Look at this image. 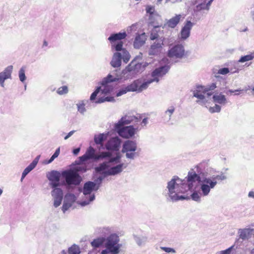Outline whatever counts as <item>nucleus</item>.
Masks as SVG:
<instances>
[{
	"label": "nucleus",
	"mask_w": 254,
	"mask_h": 254,
	"mask_svg": "<svg viewBox=\"0 0 254 254\" xmlns=\"http://www.w3.org/2000/svg\"><path fill=\"white\" fill-rule=\"evenodd\" d=\"M121 154L119 152L116 153L113 157L110 151L101 152L96 153V150L92 146H89L85 153L79 157L80 162L88 160L97 161L100 159H106V161L100 164L96 168L98 172H100L105 176H114L121 173L127 165L121 162Z\"/></svg>",
	"instance_id": "nucleus-1"
},
{
	"label": "nucleus",
	"mask_w": 254,
	"mask_h": 254,
	"mask_svg": "<svg viewBox=\"0 0 254 254\" xmlns=\"http://www.w3.org/2000/svg\"><path fill=\"white\" fill-rule=\"evenodd\" d=\"M216 171L211 168H207L205 172L197 171V174L193 170L189 172V181L191 183L192 188L193 183L196 181L198 182V189L202 196H208L211 190L214 189L219 181L227 179V177L223 172L219 175L212 174Z\"/></svg>",
	"instance_id": "nucleus-2"
},
{
	"label": "nucleus",
	"mask_w": 254,
	"mask_h": 254,
	"mask_svg": "<svg viewBox=\"0 0 254 254\" xmlns=\"http://www.w3.org/2000/svg\"><path fill=\"white\" fill-rule=\"evenodd\" d=\"M192 189L191 183L189 181V174L186 179L182 180L177 176L172 177L167 183L166 190L167 194L172 201H177L185 199L180 193H184Z\"/></svg>",
	"instance_id": "nucleus-3"
},
{
	"label": "nucleus",
	"mask_w": 254,
	"mask_h": 254,
	"mask_svg": "<svg viewBox=\"0 0 254 254\" xmlns=\"http://www.w3.org/2000/svg\"><path fill=\"white\" fill-rule=\"evenodd\" d=\"M103 179V177L99 176L95 182L88 181L84 184L82 190L83 200L79 203L82 206L89 204L95 199V194L92 192L99 189Z\"/></svg>",
	"instance_id": "nucleus-4"
},
{
	"label": "nucleus",
	"mask_w": 254,
	"mask_h": 254,
	"mask_svg": "<svg viewBox=\"0 0 254 254\" xmlns=\"http://www.w3.org/2000/svg\"><path fill=\"white\" fill-rule=\"evenodd\" d=\"M120 238L116 234H111L106 238L104 244L105 249L102 251V254H119L122 247Z\"/></svg>",
	"instance_id": "nucleus-5"
},
{
	"label": "nucleus",
	"mask_w": 254,
	"mask_h": 254,
	"mask_svg": "<svg viewBox=\"0 0 254 254\" xmlns=\"http://www.w3.org/2000/svg\"><path fill=\"white\" fill-rule=\"evenodd\" d=\"M216 87V84L214 83L206 88L201 86H197L196 89L193 91V96L199 99L196 102L201 105L208 102L212 95V91Z\"/></svg>",
	"instance_id": "nucleus-6"
},
{
	"label": "nucleus",
	"mask_w": 254,
	"mask_h": 254,
	"mask_svg": "<svg viewBox=\"0 0 254 254\" xmlns=\"http://www.w3.org/2000/svg\"><path fill=\"white\" fill-rule=\"evenodd\" d=\"M170 69V66L168 65L162 66L156 68L151 73V79L143 82L141 79V83L139 85V92L146 89L149 85L153 82H158L160 78L166 74Z\"/></svg>",
	"instance_id": "nucleus-7"
},
{
	"label": "nucleus",
	"mask_w": 254,
	"mask_h": 254,
	"mask_svg": "<svg viewBox=\"0 0 254 254\" xmlns=\"http://www.w3.org/2000/svg\"><path fill=\"white\" fill-rule=\"evenodd\" d=\"M117 78H114L113 75L109 74L107 77H104L101 82V86L98 87L91 94L90 98L91 101L95 99L97 94L101 91L102 94H108L110 93L113 90L112 82Z\"/></svg>",
	"instance_id": "nucleus-8"
},
{
	"label": "nucleus",
	"mask_w": 254,
	"mask_h": 254,
	"mask_svg": "<svg viewBox=\"0 0 254 254\" xmlns=\"http://www.w3.org/2000/svg\"><path fill=\"white\" fill-rule=\"evenodd\" d=\"M62 176L65 180L66 185L69 187L78 186L82 181V178L79 174L76 173L71 169L63 171Z\"/></svg>",
	"instance_id": "nucleus-9"
},
{
	"label": "nucleus",
	"mask_w": 254,
	"mask_h": 254,
	"mask_svg": "<svg viewBox=\"0 0 254 254\" xmlns=\"http://www.w3.org/2000/svg\"><path fill=\"white\" fill-rule=\"evenodd\" d=\"M115 128L118 134L122 137L126 139L132 138L138 131L137 127H134L133 126H120L115 125Z\"/></svg>",
	"instance_id": "nucleus-10"
},
{
	"label": "nucleus",
	"mask_w": 254,
	"mask_h": 254,
	"mask_svg": "<svg viewBox=\"0 0 254 254\" xmlns=\"http://www.w3.org/2000/svg\"><path fill=\"white\" fill-rule=\"evenodd\" d=\"M185 48L182 44L175 45L168 51V56L172 59H181L185 56Z\"/></svg>",
	"instance_id": "nucleus-11"
},
{
	"label": "nucleus",
	"mask_w": 254,
	"mask_h": 254,
	"mask_svg": "<svg viewBox=\"0 0 254 254\" xmlns=\"http://www.w3.org/2000/svg\"><path fill=\"white\" fill-rule=\"evenodd\" d=\"M141 56H138L131 61L127 66L132 72L135 75L139 72H142L148 65L147 63H140L137 62V59H141Z\"/></svg>",
	"instance_id": "nucleus-12"
},
{
	"label": "nucleus",
	"mask_w": 254,
	"mask_h": 254,
	"mask_svg": "<svg viewBox=\"0 0 254 254\" xmlns=\"http://www.w3.org/2000/svg\"><path fill=\"white\" fill-rule=\"evenodd\" d=\"M61 174L58 171L53 170L47 174V178L50 181L49 185L51 188L60 187Z\"/></svg>",
	"instance_id": "nucleus-13"
},
{
	"label": "nucleus",
	"mask_w": 254,
	"mask_h": 254,
	"mask_svg": "<svg viewBox=\"0 0 254 254\" xmlns=\"http://www.w3.org/2000/svg\"><path fill=\"white\" fill-rule=\"evenodd\" d=\"M112 48L114 49L117 52H121L123 54V60L125 63H127L130 58L128 52L125 49L123 48V43L122 41H118L111 44Z\"/></svg>",
	"instance_id": "nucleus-14"
},
{
	"label": "nucleus",
	"mask_w": 254,
	"mask_h": 254,
	"mask_svg": "<svg viewBox=\"0 0 254 254\" xmlns=\"http://www.w3.org/2000/svg\"><path fill=\"white\" fill-rule=\"evenodd\" d=\"M121 142V139L118 137H112L108 141L105 145V147L108 151H117L120 148Z\"/></svg>",
	"instance_id": "nucleus-15"
},
{
	"label": "nucleus",
	"mask_w": 254,
	"mask_h": 254,
	"mask_svg": "<svg viewBox=\"0 0 254 254\" xmlns=\"http://www.w3.org/2000/svg\"><path fill=\"white\" fill-rule=\"evenodd\" d=\"M76 197L73 194L68 193H66L64 198V202L62 206V210L65 213L72 204L75 202Z\"/></svg>",
	"instance_id": "nucleus-16"
},
{
	"label": "nucleus",
	"mask_w": 254,
	"mask_h": 254,
	"mask_svg": "<svg viewBox=\"0 0 254 254\" xmlns=\"http://www.w3.org/2000/svg\"><path fill=\"white\" fill-rule=\"evenodd\" d=\"M140 121V118L134 116L126 115L123 117L115 125L120 127V126H125L130 124L137 123Z\"/></svg>",
	"instance_id": "nucleus-17"
},
{
	"label": "nucleus",
	"mask_w": 254,
	"mask_h": 254,
	"mask_svg": "<svg viewBox=\"0 0 254 254\" xmlns=\"http://www.w3.org/2000/svg\"><path fill=\"white\" fill-rule=\"evenodd\" d=\"M13 70V66L9 65L0 72V86L4 87V82L8 79L11 78V74Z\"/></svg>",
	"instance_id": "nucleus-18"
},
{
	"label": "nucleus",
	"mask_w": 254,
	"mask_h": 254,
	"mask_svg": "<svg viewBox=\"0 0 254 254\" xmlns=\"http://www.w3.org/2000/svg\"><path fill=\"white\" fill-rule=\"evenodd\" d=\"M193 23L190 21H187L185 25L181 29L180 33V39L185 40L188 38L190 35V30L193 26Z\"/></svg>",
	"instance_id": "nucleus-19"
},
{
	"label": "nucleus",
	"mask_w": 254,
	"mask_h": 254,
	"mask_svg": "<svg viewBox=\"0 0 254 254\" xmlns=\"http://www.w3.org/2000/svg\"><path fill=\"white\" fill-rule=\"evenodd\" d=\"M163 41L162 39H158V42H155L150 47L149 50V55H157L158 54L162 48Z\"/></svg>",
	"instance_id": "nucleus-20"
},
{
	"label": "nucleus",
	"mask_w": 254,
	"mask_h": 254,
	"mask_svg": "<svg viewBox=\"0 0 254 254\" xmlns=\"http://www.w3.org/2000/svg\"><path fill=\"white\" fill-rule=\"evenodd\" d=\"M134 74L132 72V71L128 68L127 66L124 69H123L121 73V74L116 76H113L114 78H117V80H114L113 82L117 81L121 79H124V80H127L128 79L132 78L134 77Z\"/></svg>",
	"instance_id": "nucleus-21"
},
{
	"label": "nucleus",
	"mask_w": 254,
	"mask_h": 254,
	"mask_svg": "<svg viewBox=\"0 0 254 254\" xmlns=\"http://www.w3.org/2000/svg\"><path fill=\"white\" fill-rule=\"evenodd\" d=\"M123 54L121 52H116L113 55L111 62V65L114 67H119L121 65Z\"/></svg>",
	"instance_id": "nucleus-22"
},
{
	"label": "nucleus",
	"mask_w": 254,
	"mask_h": 254,
	"mask_svg": "<svg viewBox=\"0 0 254 254\" xmlns=\"http://www.w3.org/2000/svg\"><path fill=\"white\" fill-rule=\"evenodd\" d=\"M126 36L127 34L125 32H119L111 34L108 39L111 44H113L117 41L118 42V41H121V40L125 39Z\"/></svg>",
	"instance_id": "nucleus-23"
},
{
	"label": "nucleus",
	"mask_w": 254,
	"mask_h": 254,
	"mask_svg": "<svg viewBox=\"0 0 254 254\" xmlns=\"http://www.w3.org/2000/svg\"><path fill=\"white\" fill-rule=\"evenodd\" d=\"M138 149H133L132 150H122L123 153H125L127 159L129 160H134L139 156Z\"/></svg>",
	"instance_id": "nucleus-24"
},
{
	"label": "nucleus",
	"mask_w": 254,
	"mask_h": 254,
	"mask_svg": "<svg viewBox=\"0 0 254 254\" xmlns=\"http://www.w3.org/2000/svg\"><path fill=\"white\" fill-rule=\"evenodd\" d=\"M146 40L145 33H143L141 35H138L136 36L133 46L134 48L139 49L145 43Z\"/></svg>",
	"instance_id": "nucleus-25"
},
{
	"label": "nucleus",
	"mask_w": 254,
	"mask_h": 254,
	"mask_svg": "<svg viewBox=\"0 0 254 254\" xmlns=\"http://www.w3.org/2000/svg\"><path fill=\"white\" fill-rule=\"evenodd\" d=\"M134 148L138 149L137 142L136 141L128 139L124 142L122 150H132Z\"/></svg>",
	"instance_id": "nucleus-26"
},
{
	"label": "nucleus",
	"mask_w": 254,
	"mask_h": 254,
	"mask_svg": "<svg viewBox=\"0 0 254 254\" xmlns=\"http://www.w3.org/2000/svg\"><path fill=\"white\" fill-rule=\"evenodd\" d=\"M107 134L106 133H99L96 134L94 137L95 143L97 145H100L102 147H103V142L106 140Z\"/></svg>",
	"instance_id": "nucleus-27"
},
{
	"label": "nucleus",
	"mask_w": 254,
	"mask_h": 254,
	"mask_svg": "<svg viewBox=\"0 0 254 254\" xmlns=\"http://www.w3.org/2000/svg\"><path fill=\"white\" fill-rule=\"evenodd\" d=\"M141 83V79L134 80L132 83L127 86L128 92L137 91L139 92V85Z\"/></svg>",
	"instance_id": "nucleus-28"
},
{
	"label": "nucleus",
	"mask_w": 254,
	"mask_h": 254,
	"mask_svg": "<svg viewBox=\"0 0 254 254\" xmlns=\"http://www.w3.org/2000/svg\"><path fill=\"white\" fill-rule=\"evenodd\" d=\"M182 17V15L178 14L176 15L175 16L172 17L167 22V24L168 27L174 28H175L178 24L179 23L180 19Z\"/></svg>",
	"instance_id": "nucleus-29"
},
{
	"label": "nucleus",
	"mask_w": 254,
	"mask_h": 254,
	"mask_svg": "<svg viewBox=\"0 0 254 254\" xmlns=\"http://www.w3.org/2000/svg\"><path fill=\"white\" fill-rule=\"evenodd\" d=\"M253 231V229L250 228L239 229L238 233L240 238L243 240L247 239Z\"/></svg>",
	"instance_id": "nucleus-30"
},
{
	"label": "nucleus",
	"mask_w": 254,
	"mask_h": 254,
	"mask_svg": "<svg viewBox=\"0 0 254 254\" xmlns=\"http://www.w3.org/2000/svg\"><path fill=\"white\" fill-rule=\"evenodd\" d=\"M212 98L214 102L221 105H225L227 103V100L225 96L221 94H215Z\"/></svg>",
	"instance_id": "nucleus-31"
},
{
	"label": "nucleus",
	"mask_w": 254,
	"mask_h": 254,
	"mask_svg": "<svg viewBox=\"0 0 254 254\" xmlns=\"http://www.w3.org/2000/svg\"><path fill=\"white\" fill-rule=\"evenodd\" d=\"M52 188L53 190L51 191V195L53 197L63 198V192L61 189L59 188V187Z\"/></svg>",
	"instance_id": "nucleus-32"
},
{
	"label": "nucleus",
	"mask_w": 254,
	"mask_h": 254,
	"mask_svg": "<svg viewBox=\"0 0 254 254\" xmlns=\"http://www.w3.org/2000/svg\"><path fill=\"white\" fill-rule=\"evenodd\" d=\"M105 241V238L99 237L94 239L92 242H91V244L93 248H99L103 245H104Z\"/></svg>",
	"instance_id": "nucleus-33"
},
{
	"label": "nucleus",
	"mask_w": 254,
	"mask_h": 254,
	"mask_svg": "<svg viewBox=\"0 0 254 254\" xmlns=\"http://www.w3.org/2000/svg\"><path fill=\"white\" fill-rule=\"evenodd\" d=\"M87 102V101L81 100L76 104L77 111L82 115H84L86 111L85 106Z\"/></svg>",
	"instance_id": "nucleus-34"
},
{
	"label": "nucleus",
	"mask_w": 254,
	"mask_h": 254,
	"mask_svg": "<svg viewBox=\"0 0 254 254\" xmlns=\"http://www.w3.org/2000/svg\"><path fill=\"white\" fill-rule=\"evenodd\" d=\"M212 2L209 0L208 2L204 1L196 6V8L198 11L202 10H209L210 6Z\"/></svg>",
	"instance_id": "nucleus-35"
},
{
	"label": "nucleus",
	"mask_w": 254,
	"mask_h": 254,
	"mask_svg": "<svg viewBox=\"0 0 254 254\" xmlns=\"http://www.w3.org/2000/svg\"><path fill=\"white\" fill-rule=\"evenodd\" d=\"M175 108L174 106L169 107L165 112L163 118L167 120V121H170L172 114L174 113Z\"/></svg>",
	"instance_id": "nucleus-36"
},
{
	"label": "nucleus",
	"mask_w": 254,
	"mask_h": 254,
	"mask_svg": "<svg viewBox=\"0 0 254 254\" xmlns=\"http://www.w3.org/2000/svg\"><path fill=\"white\" fill-rule=\"evenodd\" d=\"M254 59V52H251L249 54L242 56L241 58L238 61V63H244L246 62L252 61Z\"/></svg>",
	"instance_id": "nucleus-37"
},
{
	"label": "nucleus",
	"mask_w": 254,
	"mask_h": 254,
	"mask_svg": "<svg viewBox=\"0 0 254 254\" xmlns=\"http://www.w3.org/2000/svg\"><path fill=\"white\" fill-rule=\"evenodd\" d=\"M134 239L136 244L140 246L144 245L147 241V238L144 236H134Z\"/></svg>",
	"instance_id": "nucleus-38"
},
{
	"label": "nucleus",
	"mask_w": 254,
	"mask_h": 254,
	"mask_svg": "<svg viewBox=\"0 0 254 254\" xmlns=\"http://www.w3.org/2000/svg\"><path fill=\"white\" fill-rule=\"evenodd\" d=\"M67 254H79L80 251L79 247L76 245H73L68 248V251H66Z\"/></svg>",
	"instance_id": "nucleus-39"
},
{
	"label": "nucleus",
	"mask_w": 254,
	"mask_h": 254,
	"mask_svg": "<svg viewBox=\"0 0 254 254\" xmlns=\"http://www.w3.org/2000/svg\"><path fill=\"white\" fill-rule=\"evenodd\" d=\"M111 232V228L109 227H100L97 229V232L101 235L106 236L109 234Z\"/></svg>",
	"instance_id": "nucleus-40"
},
{
	"label": "nucleus",
	"mask_w": 254,
	"mask_h": 254,
	"mask_svg": "<svg viewBox=\"0 0 254 254\" xmlns=\"http://www.w3.org/2000/svg\"><path fill=\"white\" fill-rule=\"evenodd\" d=\"M146 11L147 13L150 14L149 18L154 15H157V12L155 11V6L152 5H147L146 7Z\"/></svg>",
	"instance_id": "nucleus-41"
},
{
	"label": "nucleus",
	"mask_w": 254,
	"mask_h": 254,
	"mask_svg": "<svg viewBox=\"0 0 254 254\" xmlns=\"http://www.w3.org/2000/svg\"><path fill=\"white\" fill-rule=\"evenodd\" d=\"M158 28V27H155L154 29L152 30L150 36V39L151 40H156V42H158V39H162V38H159V35L157 33V29Z\"/></svg>",
	"instance_id": "nucleus-42"
},
{
	"label": "nucleus",
	"mask_w": 254,
	"mask_h": 254,
	"mask_svg": "<svg viewBox=\"0 0 254 254\" xmlns=\"http://www.w3.org/2000/svg\"><path fill=\"white\" fill-rule=\"evenodd\" d=\"M25 72V69L24 67H22L21 68H20L18 71V76L19 80L22 83H23L26 79Z\"/></svg>",
	"instance_id": "nucleus-43"
},
{
	"label": "nucleus",
	"mask_w": 254,
	"mask_h": 254,
	"mask_svg": "<svg viewBox=\"0 0 254 254\" xmlns=\"http://www.w3.org/2000/svg\"><path fill=\"white\" fill-rule=\"evenodd\" d=\"M72 170H74L75 172H76V173H79V172H85L86 171V167L84 165H79L75 167H74L73 168L71 169Z\"/></svg>",
	"instance_id": "nucleus-44"
},
{
	"label": "nucleus",
	"mask_w": 254,
	"mask_h": 254,
	"mask_svg": "<svg viewBox=\"0 0 254 254\" xmlns=\"http://www.w3.org/2000/svg\"><path fill=\"white\" fill-rule=\"evenodd\" d=\"M201 196L202 195L200 194V190L199 189L197 192L195 191L193 192L191 195L192 199L197 202H200L201 201Z\"/></svg>",
	"instance_id": "nucleus-45"
},
{
	"label": "nucleus",
	"mask_w": 254,
	"mask_h": 254,
	"mask_svg": "<svg viewBox=\"0 0 254 254\" xmlns=\"http://www.w3.org/2000/svg\"><path fill=\"white\" fill-rule=\"evenodd\" d=\"M68 91L67 86H63L58 89L57 92L58 94L62 95L67 93Z\"/></svg>",
	"instance_id": "nucleus-46"
},
{
	"label": "nucleus",
	"mask_w": 254,
	"mask_h": 254,
	"mask_svg": "<svg viewBox=\"0 0 254 254\" xmlns=\"http://www.w3.org/2000/svg\"><path fill=\"white\" fill-rule=\"evenodd\" d=\"M115 99L112 97H106L105 98H99L98 100L95 101L96 103H101L105 101L113 102L114 101Z\"/></svg>",
	"instance_id": "nucleus-47"
},
{
	"label": "nucleus",
	"mask_w": 254,
	"mask_h": 254,
	"mask_svg": "<svg viewBox=\"0 0 254 254\" xmlns=\"http://www.w3.org/2000/svg\"><path fill=\"white\" fill-rule=\"evenodd\" d=\"M221 109V107L219 105L215 104L214 107H210L208 108V110L211 113H219L220 112Z\"/></svg>",
	"instance_id": "nucleus-48"
},
{
	"label": "nucleus",
	"mask_w": 254,
	"mask_h": 254,
	"mask_svg": "<svg viewBox=\"0 0 254 254\" xmlns=\"http://www.w3.org/2000/svg\"><path fill=\"white\" fill-rule=\"evenodd\" d=\"M54 199V206L55 207H58L59 206L62 201L63 198H58V197H53Z\"/></svg>",
	"instance_id": "nucleus-49"
},
{
	"label": "nucleus",
	"mask_w": 254,
	"mask_h": 254,
	"mask_svg": "<svg viewBox=\"0 0 254 254\" xmlns=\"http://www.w3.org/2000/svg\"><path fill=\"white\" fill-rule=\"evenodd\" d=\"M161 249L162 250H163L164 252H165L166 253H176V251L175 250V249L171 248L162 247H161Z\"/></svg>",
	"instance_id": "nucleus-50"
},
{
	"label": "nucleus",
	"mask_w": 254,
	"mask_h": 254,
	"mask_svg": "<svg viewBox=\"0 0 254 254\" xmlns=\"http://www.w3.org/2000/svg\"><path fill=\"white\" fill-rule=\"evenodd\" d=\"M229 72V69L227 67H224L218 70V73L220 74L225 75Z\"/></svg>",
	"instance_id": "nucleus-51"
},
{
	"label": "nucleus",
	"mask_w": 254,
	"mask_h": 254,
	"mask_svg": "<svg viewBox=\"0 0 254 254\" xmlns=\"http://www.w3.org/2000/svg\"><path fill=\"white\" fill-rule=\"evenodd\" d=\"M127 92H128V91L127 87H126L120 90L117 93L116 95L117 97H119L127 93Z\"/></svg>",
	"instance_id": "nucleus-52"
},
{
	"label": "nucleus",
	"mask_w": 254,
	"mask_h": 254,
	"mask_svg": "<svg viewBox=\"0 0 254 254\" xmlns=\"http://www.w3.org/2000/svg\"><path fill=\"white\" fill-rule=\"evenodd\" d=\"M207 164V162H202L201 163H200L197 166V170L199 169H202V168H205V166Z\"/></svg>",
	"instance_id": "nucleus-53"
},
{
	"label": "nucleus",
	"mask_w": 254,
	"mask_h": 254,
	"mask_svg": "<svg viewBox=\"0 0 254 254\" xmlns=\"http://www.w3.org/2000/svg\"><path fill=\"white\" fill-rule=\"evenodd\" d=\"M36 166L33 163H31L26 168L29 172H31Z\"/></svg>",
	"instance_id": "nucleus-54"
},
{
	"label": "nucleus",
	"mask_w": 254,
	"mask_h": 254,
	"mask_svg": "<svg viewBox=\"0 0 254 254\" xmlns=\"http://www.w3.org/2000/svg\"><path fill=\"white\" fill-rule=\"evenodd\" d=\"M36 166L33 163H31L26 168L29 172H31Z\"/></svg>",
	"instance_id": "nucleus-55"
},
{
	"label": "nucleus",
	"mask_w": 254,
	"mask_h": 254,
	"mask_svg": "<svg viewBox=\"0 0 254 254\" xmlns=\"http://www.w3.org/2000/svg\"><path fill=\"white\" fill-rule=\"evenodd\" d=\"M36 166L33 163H31L26 168L29 172H31Z\"/></svg>",
	"instance_id": "nucleus-56"
},
{
	"label": "nucleus",
	"mask_w": 254,
	"mask_h": 254,
	"mask_svg": "<svg viewBox=\"0 0 254 254\" xmlns=\"http://www.w3.org/2000/svg\"><path fill=\"white\" fill-rule=\"evenodd\" d=\"M75 130H71L68 133V134L64 137V139L65 140L67 139L69 137L73 135V134L75 132Z\"/></svg>",
	"instance_id": "nucleus-57"
},
{
	"label": "nucleus",
	"mask_w": 254,
	"mask_h": 254,
	"mask_svg": "<svg viewBox=\"0 0 254 254\" xmlns=\"http://www.w3.org/2000/svg\"><path fill=\"white\" fill-rule=\"evenodd\" d=\"M243 91V90L242 89H237V90H229L228 91H227L226 92V93L227 94V95H229V93L230 94H231L232 93H235V92H239V91Z\"/></svg>",
	"instance_id": "nucleus-58"
},
{
	"label": "nucleus",
	"mask_w": 254,
	"mask_h": 254,
	"mask_svg": "<svg viewBox=\"0 0 254 254\" xmlns=\"http://www.w3.org/2000/svg\"><path fill=\"white\" fill-rule=\"evenodd\" d=\"M60 152V148H58L56 149L55 152L54 153V154L52 156H53L55 158H56L59 155Z\"/></svg>",
	"instance_id": "nucleus-59"
},
{
	"label": "nucleus",
	"mask_w": 254,
	"mask_h": 254,
	"mask_svg": "<svg viewBox=\"0 0 254 254\" xmlns=\"http://www.w3.org/2000/svg\"><path fill=\"white\" fill-rule=\"evenodd\" d=\"M40 155H38L34 159V160L32 162V163H33L34 165H35L36 166L37 165L38 161H39V160L40 159Z\"/></svg>",
	"instance_id": "nucleus-60"
},
{
	"label": "nucleus",
	"mask_w": 254,
	"mask_h": 254,
	"mask_svg": "<svg viewBox=\"0 0 254 254\" xmlns=\"http://www.w3.org/2000/svg\"><path fill=\"white\" fill-rule=\"evenodd\" d=\"M80 150V148L79 147L76 148L73 150L72 152L74 155H76L79 153Z\"/></svg>",
	"instance_id": "nucleus-61"
},
{
	"label": "nucleus",
	"mask_w": 254,
	"mask_h": 254,
	"mask_svg": "<svg viewBox=\"0 0 254 254\" xmlns=\"http://www.w3.org/2000/svg\"><path fill=\"white\" fill-rule=\"evenodd\" d=\"M55 159V158L54 157V156H52V157L49 160L45 161V163L47 164H50L52 163L54 160Z\"/></svg>",
	"instance_id": "nucleus-62"
},
{
	"label": "nucleus",
	"mask_w": 254,
	"mask_h": 254,
	"mask_svg": "<svg viewBox=\"0 0 254 254\" xmlns=\"http://www.w3.org/2000/svg\"><path fill=\"white\" fill-rule=\"evenodd\" d=\"M55 159V158L54 157V156H52V157L49 160L45 161V163L47 164H50L52 163L54 160Z\"/></svg>",
	"instance_id": "nucleus-63"
},
{
	"label": "nucleus",
	"mask_w": 254,
	"mask_h": 254,
	"mask_svg": "<svg viewBox=\"0 0 254 254\" xmlns=\"http://www.w3.org/2000/svg\"><path fill=\"white\" fill-rule=\"evenodd\" d=\"M248 197L254 199V191H250L248 193Z\"/></svg>",
	"instance_id": "nucleus-64"
}]
</instances>
